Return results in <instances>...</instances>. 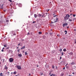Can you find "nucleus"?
I'll list each match as a JSON object with an SVG mask.
<instances>
[{
	"label": "nucleus",
	"mask_w": 76,
	"mask_h": 76,
	"mask_svg": "<svg viewBox=\"0 0 76 76\" xmlns=\"http://www.w3.org/2000/svg\"><path fill=\"white\" fill-rule=\"evenodd\" d=\"M23 52L24 53H25V51H23Z\"/></svg>",
	"instance_id": "8fccbe9b"
},
{
	"label": "nucleus",
	"mask_w": 76,
	"mask_h": 76,
	"mask_svg": "<svg viewBox=\"0 0 76 76\" xmlns=\"http://www.w3.org/2000/svg\"><path fill=\"white\" fill-rule=\"evenodd\" d=\"M1 9H3V7H2V6H1Z\"/></svg>",
	"instance_id": "49530a36"
},
{
	"label": "nucleus",
	"mask_w": 76,
	"mask_h": 76,
	"mask_svg": "<svg viewBox=\"0 0 76 76\" xmlns=\"http://www.w3.org/2000/svg\"><path fill=\"white\" fill-rule=\"evenodd\" d=\"M2 60H3V63H4V61H5V59H3Z\"/></svg>",
	"instance_id": "bb28decb"
},
{
	"label": "nucleus",
	"mask_w": 76,
	"mask_h": 76,
	"mask_svg": "<svg viewBox=\"0 0 76 76\" xmlns=\"http://www.w3.org/2000/svg\"><path fill=\"white\" fill-rule=\"evenodd\" d=\"M54 16V17H56V15L55 16Z\"/></svg>",
	"instance_id": "bf43d9fd"
},
{
	"label": "nucleus",
	"mask_w": 76,
	"mask_h": 76,
	"mask_svg": "<svg viewBox=\"0 0 76 76\" xmlns=\"http://www.w3.org/2000/svg\"><path fill=\"white\" fill-rule=\"evenodd\" d=\"M33 23H36V21H33Z\"/></svg>",
	"instance_id": "c9c22d12"
},
{
	"label": "nucleus",
	"mask_w": 76,
	"mask_h": 76,
	"mask_svg": "<svg viewBox=\"0 0 76 76\" xmlns=\"http://www.w3.org/2000/svg\"><path fill=\"white\" fill-rule=\"evenodd\" d=\"M70 15H72V14H70Z\"/></svg>",
	"instance_id": "052dcab7"
},
{
	"label": "nucleus",
	"mask_w": 76,
	"mask_h": 76,
	"mask_svg": "<svg viewBox=\"0 0 76 76\" xmlns=\"http://www.w3.org/2000/svg\"><path fill=\"white\" fill-rule=\"evenodd\" d=\"M19 51H20V50L19 49H18L17 51H18V52H19Z\"/></svg>",
	"instance_id": "4c0bfd02"
},
{
	"label": "nucleus",
	"mask_w": 76,
	"mask_h": 76,
	"mask_svg": "<svg viewBox=\"0 0 76 76\" xmlns=\"http://www.w3.org/2000/svg\"><path fill=\"white\" fill-rule=\"evenodd\" d=\"M9 1H10V2L12 3V1H11V0H9Z\"/></svg>",
	"instance_id": "e433bc0d"
},
{
	"label": "nucleus",
	"mask_w": 76,
	"mask_h": 76,
	"mask_svg": "<svg viewBox=\"0 0 76 76\" xmlns=\"http://www.w3.org/2000/svg\"><path fill=\"white\" fill-rule=\"evenodd\" d=\"M37 67H39V66L37 65Z\"/></svg>",
	"instance_id": "4d7b16f0"
},
{
	"label": "nucleus",
	"mask_w": 76,
	"mask_h": 76,
	"mask_svg": "<svg viewBox=\"0 0 76 76\" xmlns=\"http://www.w3.org/2000/svg\"><path fill=\"white\" fill-rule=\"evenodd\" d=\"M3 73H1L0 74V76H3V75L2 74Z\"/></svg>",
	"instance_id": "4468645a"
},
{
	"label": "nucleus",
	"mask_w": 76,
	"mask_h": 76,
	"mask_svg": "<svg viewBox=\"0 0 76 76\" xmlns=\"http://www.w3.org/2000/svg\"><path fill=\"white\" fill-rule=\"evenodd\" d=\"M12 36H14V35H16V33L14 31H12L11 33Z\"/></svg>",
	"instance_id": "20e7f679"
},
{
	"label": "nucleus",
	"mask_w": 76,
	"mask_h": 76,
	"mask_svg": "<svg viewBox=\"0 0 76 76\" xmlns=\"http://www.w3.org/2000/svg\"><path fill=\"white\" fill-rule=\"evenodd\" d=\"M20 44H21V43H19V44H18V45H20V46H22V45H20Z\"/></svg>",
	"instance_id": "5701e85b"
},
{
	"label": "nucleus",
	"mask_w": 76,
	"mask_h": 76,
	"mask_svg": "<svg viewBox=\"0 0 76 76\" xmlns=\"http://www.w3.org/2000/svg\"><path fill=\"white\" fill-rule=\"evenodd\" d=\"M34 18H37V15L36 14H35L34 15Z\"/></svg>",
	"instance_id": "9b49d317"
},
{
	"label": "nucleus",
	"mask_w": 76,
	"mask_h": 76,
	"mask_svg": "<svg viewBox=\"0 0 76 76\" xmlns=\"http://www.w3.org/2000/svg\"><path fill=\"white\" fill-rule=\"evenodd\" d=\"M4 12H6V10H4Z\"/></svg>",
	"instance_id": "13d9d810"
},
{
	"label": "nucleus",
	"mask_w": 76,
	"mask_h": 76,
	"mask_svg": "<svg viewBox=\"0 0 76 76\" xmlns=\"http://www.w3.org/2000/svg\"><path fill=\"white\" fill-rule=\"evenodd\" d=\"M6 20V22H9V20Z\"/></svg>",
	"instance_id": "2f4dec72"
},
{
	"label": "nucleus",
	"mask_w": 76,
	"mask_h": 76,
	"mask_svg": "<svg viewBox=\"0 0 76 76\" xmlns=\"http://www.w3.org/2000/svg\"><path fill=\"white\" fill-rule=\"evenodd\" d=\"M28 17L29 18H30V16H28Z\"/></svg>",
	"instance_id": "603ef678"
},
{
	"label": "nucleus",
	"mask_w": 76,
	"mask_h": 76,
	"mask_svg": "<svg viewBox=\"0 0 76 76\" xmlns=\"http://www.w3.org/2000/svg\"><path fill=\"white\" fill-rule=\"evenodd\" d=\"M29 76H31V74H29Z\"/></svg>",
	"instance_id": "3c124183"
},
{
	"label": "nucleus",
	"mask_w": 76,
	"mask_h": 76,
	"mask_svg": "<svg viewBox=\"0 0 76 76\" xmlns=\"http://www.w3.org/2000/svg\"><path fill=\"white\" fill-rule=\"evenodd\" d=\"M64 32H65V34H67V31H65Z\"/></svg>",
	"instance_id": "6ab92c4d"
},
{
	"label": "nucleus",
	"mask_w": 76,
	"mask_h": 76,
	"mask_svg": "<svg viewBox=\"0 0 76 76\" xmlns=\"http://www.w3.org/2000/svg\"><path fill=\"white\" fill-rule=\"evenodd\" d=\"M70 15L69 14H67L66 15V16L64 17L65 20H68L69 18Z\"/></svg>",
	"instance_id": "f257e3e1"
},
{
	"label": "nucleus",
	"mask_w": 76,
	"mask_h": 76,
	"mask_svg": "<svg viewBox=\"0 0 76 76\" xmlns=\"http://www.w3.org/2000/svg\"><path fill=\"white\" fill-rule=\"evenodd\" d=\"M50 75H51V72H50V73H49Z\"/></svg>",
	"instance_id": "09e8293b"
},
{
	"label": "nucleus",
	"mask_w": 76,
	"mask_h": 76,
	"mask_svg": "<svg viewBox=\"0 0 76 76\" xmlns=\"http://www.w3.org/2000/svg\"><path fill=\"white\" fill-rule=\"evenodd\" d=\"M72 20L71 19H69L68 20V21H70V22H72Z\"/></svg>",
	"instance_id": "dca6fc26"
},
{
	"label": "nucleus",
	"mask_w": 76,
	"mask_h": 76,
	"mask_svg": "<svg viewBox=\"0 0 76 76\" xmlns=\"http://www.w3.org/2000/svg\"><path fill=\"white\" fill-rule=\"evenodd\" d=\"M74 31H76V29H74Z\"/></svg>",
	"instance_id": "6e6d98bb"
},
{
	"label": "nucleus",
	"mask_w": 76,
	"mask_h": 76,
	"mask_svg": "<svg viewBox=\"0 0 76 76\" xmlns=\"http://www.w3.org/2000/svg\"><path fill=\"white\" fill-rule=\"evenodd\" d=\"M52 23H53V22H52Z\"/></svg>",
	"instance_id": "680f3d73"
},
{
	"label": "nucleus",
	"mask_w": 76,
	"mask_h": 76,
	"mask_svg": "<svg viewBox=\"0 0 76 76\" xmlns=\"http://www.w3.org/2000/svg\"><path fill=\"white\" fill-rule=\"evenodd\" d=\"M6 49H9V48L7 47V48Z\"/></svg>",
	"instance_id": "de8ad7c7"
},
{
	"label": "nucleus",
	"mask_w": 76,
	"mask_h": 76,
	"mask_svg": "<svg viewBox=\"0 0 76 76\" xmlns=\"http://www.w3.org/2000/svg\"><path fill=\"white\" fill-rule=\"evenodd\" d=\"M27 54H28V53H27V52H25V55H27Z\"/></svg>",
	"instance_id": "412c9836"
},
{
	"label": "nucleus",
	"mask_w": 76,
	"mask_h": 76,
	"mask_svg": "<svg viewBox=\"0 0 76 76\" xmlns=\"http://www.w3.org/2000/svg\"><path fill=\"white\" fill-rule=\"evenodd\" d=\"M17 72H16V71H15L13 72V74H14V75H16V73Z\"/></svg>",
	"instance_id": "a211bd4d"
},
{
	"label": "nucleus",
	"mask_w": 76,
	"mask_h": 76,
	"mask_svg": "<svg viewBox=\"0 0 76 76\" xmlns=\"http://www.w3.org/2000/svg\"><path fill=\"white\" fill-rule=\"evenodd\" d=\"M50 35H52V33H50Z\"/></svg>",
	"instance_id": "f704fd0d"
},
{
	"label": "nucleus",
	"mask_w": 76,
	"mask_h": 76,
	"mask_svg": "<svg viewBox=\"0 0 76 76\" xmlns=\"http://www.w3.org/2000/svg\"><path fill=\"white\" fill-rule=\"evenodd\" d=\"M58 18H56V19H55L54 20V22H55V23H56V22H58Z\"/></svg>",
	"instance_id": "39448f33"
},
{
	"label": "nucleus",
	"mask_w": 76,
	"mask_h": 76,
	"mask_svg": "<svg viewBox=\"0 0 76 76\" xmlns=\"http://www.w3.org/2000/svg\"><path fill=\"white\" fill-rule=\"evenodd\" d=\"M69 28V26H68L67 27V29H68V28Z\"/></svg>",
	"instance_id": "a19ab883"
},
{
	"label": "nucleus",
	"mask_w": 76,
	"mask_h": 76,
	"mask_svg": "<svg viewBox=\"0 0 76 76\" xmlns=\"http://www.w3.org/2000/svg\"><path fill=\"white\" fill-rule=\"evenodd\" d=\"M72 74H74V72H73V73H72Z\"/></svg>",
	"instance_id": "0e129e2a"
},
{
	"label": "nucleus",
	"mask_w": 76,
	"mask_h": 76,
	"mask_svg": "<svg viewBox=\"0 0 76 76\" xmlns=\"http://www.w3.org/2000/svg\"><path fill=\"white\" fill-rule=\"evenodd\" d=\"M2 49H3V50H4V48H2Z\"/></svg>",
	"instance_id": "864d4df0"
},
{
	"label": "nucleus",
	"mask_w": 76,
	"mask_h": 76,
	"mask_svg": "<svg viewBox=\"0 0 76 76\" xmlns=\"http://www.w3.org/2000/svg\"><path fill=\"white\" fill-rule=\"evenodd\" d=\"M60 59H61V57H60Z\"/></svg>",
	"instance_id": "5fc2aeb1"
},
{
	"label": "nucleus",
	"mask_w": 76,
	"mask_h": 76,
	"mask_svg": "<svg viewBox=\"0 0 76 76\" xmlns=\"http://www.w3.org/2000/svg\"><path fill=\"white\" fill-rule=\"evenodd\" d=\"M4 47H7V46H6V45H4Z\"/></svg>",
	"instance_id": "72a5a7b5"
},
{
	"label": "nucleus",
	"mask_w": 76,
	"mask_h": 76,
	"mask_svg": "<svg viewBox=\"0 0 76 76\" xmlns=\"http://www.w3.org/2000/svg\"><path fill=\"white\" fill-rule=\"evenodd\" d=\"M12 73H12H12H11V74H12Z\"/></svg>",
	"instance_id": "774afa93"
},
{
	"label": "nucleus",
	"mask_w": 76,
	"mask_h": 76,
	"mask_svg": "<svg viewBox=\"0 0 76 76\" xmlns=\"http://www.w3.org/2000/svg\"><path fill=\"white\" fill-rule=\"evenodd\" d=\"M16 67H17V69H18V70H21L22 69V67L20 65H17L16 66Z\"/></svg>",
	"instance_id": "f03ea898"
},
{
	"label": "nucleus",
	"mask_w": 76,
	"mask_h": 76,
	"mask_svg": "<svg viewBox=\"0 0 76 76\" xmlns=\"http://www.w3.org/2000/svg\"><path fill=\"white\" fill-rule=\"evenodd\" d=\"M43 75V73H41V74H40V75Z\"/></svg>",
	"instance_id": "58836bf2"
},
{
	"label": "nucleus",
	"mask_w": 76,
	"mask_h": 76,
	"mask_svg": "<svg viewBox=\"0 0 76 76\" xmlns=\"http://www.w3.org/2000/svg\"><path fill=\"white\" fill-rule=\"evenodd\" d=\"M39 34H42V32H39Z\"/></svg>",
	"instance_id": "a878e982"
},
{
	"label": "nucleus",
	"mask_w": 76,
	"mask_h": 76,
	"mask_svg": "<svg viewBox=\"0 0 76 76\" xmlns=\"http://www.w3.org/2000/svg\"><path fill=\"white\" fill-rule=\"evenodd\" d=\"M74 64H75V63H74V62H73L71 63V64H72V65H73Z\"/></svg>",
	"instance_id": "aec40b11"
},
{
	"label": "nucleus",
	"mask_w": 76,
	"mask_h": 76,
	"mask_svg": "<svg viewBox=\"0 0 76 76\" xmlns=\"http://www.w3.org/2000/svg\"><path fill=\"white\" fill-rule=\"evenodd\" d=\"M62 63H64V61H61Z\"/></svg>",
	"instance_id": "a18cd8bd"
},
{
	"label": "nucleus",
	"mask_w": 76,
	"mask_h": 76,
	"mask_svg": "<svg viewBox=\"0 0 76 76\" xmlns=\"http://www.w3.org/2000/svg\"><path fill=\"white\" fill-rule=\"evenodd\" d=\"M38 17H41V14H39L38 15Z\"/></svg>",
	"instance_id": "1a4fd4ad"
},
{
	"label": "nucleus",
	"mask_w": 76,
	"mask_h": 76,
	"mask_svg": "<svg viewBox=\"0 0 76 76\" xmlns=\"http://www.w3.org/2000/svg\"><path fill=\"white\" fill-rule=\"evenodd\" d=\"M10 73V72H8L7 73V75H9V73Z\"/></svg>",
	"instance_id": "393cba45"
},
{
	"label": "nucleus",
	"mask_w": 76,
	"mask_h": 76,
	"mask_svg": "<svg viewBox=\"0 0 76 76\" xmlns=\"http://www.w3.org/2000/svg\"><path fill=\"white\" fill-rule=\"evenodd\" d=\"M56 69H57V66H56Z\"/></svg>",
	"instance_id": "37998d69"
},
{
	"label": "nucleus",
	"mask_w": 76,
	"mask_h": 76,
	"mask_svg": "<svg viewBox=\"0 0 76 76\" xmlns=\"http://www.w3.org/2000/svg\"><path fill=\"white\" fill-rule=\"evenodd\" d=\"M15 76H18L17 75H15Z\"/></svg>",
	"instance_id": "69168bd1"
},
{
	"label": "nucleus",
	"mask_w": 76,
	"mask_h": 76,
	"mask_svg": "<svg viewBox=\"0 0 76 76\" xmlns=\"http://www.w3.org/2000/svg\"><path fill=\"white\" fill-rule=\"evenodd\" d=\"M63 51L64 52L67 51V50H66V49L64 48V50H63Z\"/></svg>",
	"instance_id": "2eb2a0df"
},
{
	"label": "nucleus",
	"mask_w": 76,
	"mask_h": 76,
	"mask_svg": "<svg viewBox=\"0 0 76 76\" xmlns=\"http://www.w3.org/2000/svg\"><path fill=\"white\" fill-rule=\"evenodd\" d=\"M65 67H64V68H63V70H65Z\"/></svg>",
	"instance_id": "c03bdc74"
},
{
	"label": "nucleus",
	"mask_w": 76,
	"mask_h": 76,
	"mask_svg": "<svg viewBox=\"0 0 76 76\" xmlns=\"http://www.w3.org/2000/svg\"><path fill=\"white\" fill-rule=\"evenodd\" d=\"M24 48H25V47L24 46L23 47L21 48V50H22V49H24Z\"/></svg>",
	"instance_id": "ddd939ff"
},
{
	"label": "nucleus",
	"mask_w": 76,
	"mask_h": 76,
	"mask_svg": "<svg viewBox=\"0 0 76 76\" xmlns=\"http://www.w3.org/2000/svg\"><path fill=\"white\" fill-rule=\"evenodd\" d=\"M0 64H1V62H0Z\"/></svg>",
	"instance_id": "e2e57ef3"
},
{
	"label": "nucleus",
	"mask_w": 76,
	"mask_h": 76,
	"mask_svg": "<svg viewBox=\"0 0 76 76\" xmlns=\"http://www.w3.org/2000/svg\"><path fill=\"white\" fill-rule=\"evenodd\" d=\"M9 60L10 62V63H12V62L13 61L14 59L13 58H10Z\"/></svg>",
	"instance_id": "7ed1b4c3"
},
{
	"label": "nucleus",
	"mask_w": 76,
	"mask_h": 76,
	"mask_svg": "<svg viewBox=\"0 0 76 76\" xmlns=\"http://www.w3.org/2000/svg\"><path fill=\"white\" fill-rule=\"evenodd\" d=\"M18 56L19 57H20L22 56V55L21 54H19L18 55Z\"/></svg>",
	"instance_id": "6e6552de"
},
{
	"label": "nucleus",
	"mask_w": 76,
	"mask_h": 76,
	"mask_svg": "<svg viewBox=\"0 0 76 76\" xmlns=\"http://www.w3.org/2000/svg\"><path fill=\"white\" fill-rule=\"evenodd\" d=\"M55 67V66H54L53 65H52V68H53V69Z\"/></svg>",
	"instance_id": "b1692460"
},
{
	"label": "nucleus",
	"mask_w": 76,
	"mask_h": 76,
	"mask_svg": "<svg viewBox=\"0 0 76 76\" xmlns=\"http://www.w3.org/2000/svg\"><path fill=\"white\" fill-rule=\"evenodd\" d=\"M63 75H64V74L63 73H62L61 74V76H63Z\"/></svg>",
	"instance_id": "4be33fe9"
},
{
	"label": "nucleus",
	"mask_w": 76,
	"mask_h": 76,
	"mask_svg": "<svg viewBox=\"0 0 76 76\" xmlns=\"http://www.w3.org/2000/svg\"><path fill=\"white\" fill-rule=\"evenodd\" d=\"M42 17L43 18V17H44V14L43 13H42L41 15Z\"/></svg>",
	"instance_id": "9d476101"
},
{
	"label": "nucleus",
	"mask_w": 76,
	"mask_h": 76,
	"mask_svg": "<svg viewBox=\"0 0 76 76\" xmlns=\"http://www.w3.org/2000/svg\"><path fill=\"white\" fill-rule=\"evenodd\" d=\"M64 54V53H63V52H62L61 53V56H63V54Z\"/></svg>",
	"instance_id": "cd10ccee"
},
{
	"label": "nucleus",
	"mask_w": 76,
	"mask_h": 76,
	"mask_svg": "<svg viewBox=\"0 0 76 76\" xmlns=\"http://www.w3.org/2000/svg\"><path fill=\"white\" fill-rule=\"evenodd\" d=\"M73 15L74 17H75V16H76V15L75 14H73Z\"/></svg>",
	"instance_id": "c85d7f7f"
},
{
	"label": "nucleus",
	"mask_w": 76,
	"mask_h": 76,
	"mask_svg": "<svg viewBox=\"0 0 76 76\" xmlns=\"http://www.w3.org/2000/svg\"><path fill=\"white\" fill-rule=\"evenodd\" d=\"M55 74H52L50 75V76H55Z\"/></svg>",
	"instance_id": "f3484780"
},
{
	"label": "nucleus",
	"mask_w": 76,
	"mask_h": 76,
	"mask_svg": "<svg viewBox=\"0 0 76 76\" xmlns=\"http://www.w3.org/2000/svg\"><path fill=\"white\" fill-rule=\"evenodd\" d=\"M57 36H58V37H60V35L59 34H58L57 35Z\"/></svg>",
	"instance_id": "473e14b6"
},
{
	"label": "nucleus",
	"mask_w": 76,
	"mask_h": 76,
	"mask_svg": "<svg viewBox=\"0 0 76 76\" xmlns=\"http://www.w3.org/2000/svg\"><path fill=\"white\" fill-rule=\"evenodd\" d=\"M27 35H29V33H27Z\"/></svg>",
	"instance_id": "79ce46f5"
},
{
	"label": "nucleus",
	"mask_w": 76,
	"mask_h": 76,
	"mask_svg": "<svg viewBox=\"0 0 76 76\" xmlns=\"http://www.w3.org/2000/svg\"><path fill=\"white\" fill-rule=\"evenodd\" d=\"M68 25V24H67V23H66L65 24H64L63 25V27H64L65 26H67Z\"/></svg>",
	"instance_id": "423d86ee"
},
{
	"label": "nucleus",
	"mask_w": 76,
	"mask_h": 76,
	"mask_svg": "<svg viewBox=\"0 0 76 76\" xmlns=\"http://www.w3.org/2000/svg\"><path fill=\"white\" fill-rule=\"evenodd\" d=\"M60 51H62V49L60 48Z\"/></svg>",
	"instance_id": "c756f323"
},
{
	"label": "nucleus",
	"mask_w": 76,
	"mask_h": 76,
	"mask_svg": "<svg viewBox=\"0 0 76 76\" xmlns=\"http://www.w3.org/2000/svg\"><path fill=\"white\" fill-rule=\"evenodd\" d=\"M69 55H73V53L70 52V53H69Z\"/></svg>",
	"instance_id": "f8f14e48"
},
{
	"label": "nucleus",
	"mask_w": 76,
	"mask_h": 76,
	"mask_svg": "<svg viewBox=\"0 0 76 76\" xmlns=\"http://www.w3.org/2000/svg\"><path fill=\"white\" fill-rule=\"evenodd\" d=\"M19 48L18 47H17V48Z\"/></svg>",
	"instance_id": "338daca9"
},
{
	"label": "nucleus",
	"mask_w": 76,
	"mask_h": 76,
	"mask_svg": "<svg viewBox=\"0 0 76 76\" xmlns=\"http://www.w3.org/2000/svg\"><path fill=\"white\" fill-rule=\"evenodd\" d=\"M4 69L6 70H7V69H8V68L7 67V66H6V65H5Z\"/></svg>",
	"instance_id": "0eeeda50"
},
{
	"label": "nucleus",
	"mask_w": 76,
	"mask_h": 76,
	"mask_svg": "<svg viewBox=\"0 0 76 76\" xmlns=\"http://www.w3.org/2000/svg\"><path fill=\"white\" fill-rule=\"evenodd\" d=\"M4 51V50H3V49H2V50H1V51H2V52H3Z\"/></svg>",
	"instance_id": "ea45409f"
},
{
	"label": "nucleus",
	"mask_w": 76,
	"mask_h": 76,
	"mask_svg": "<svg viewBox=\"0 0 76 76\" xmlns=\"http://www.w3.org/2000/svg\"><path fill=\"white\" fill-rule=\"evenodd\" d=\"M45 36H44L43 37V39H45Z\"/></svg>",
	"instance_id": "7c9ffc66"
}]
</instances>
